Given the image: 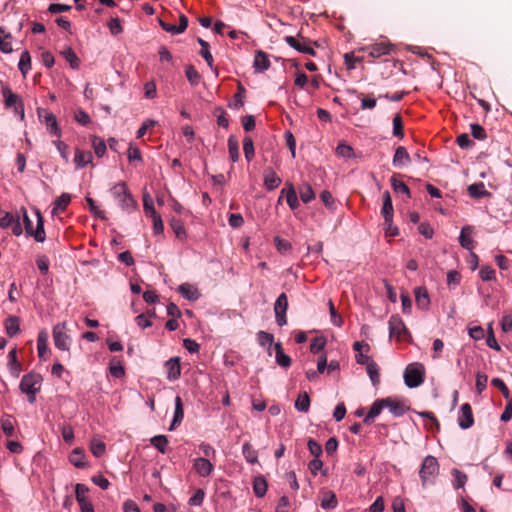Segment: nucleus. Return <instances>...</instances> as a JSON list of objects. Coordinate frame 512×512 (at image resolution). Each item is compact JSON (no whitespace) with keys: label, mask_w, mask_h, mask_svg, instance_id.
Returning a JSON list of instances; mask_svg holds the SVG:
<instances>
[{"label":"nucleus","mask_w":512,"mask_h":512,"mask_svg":"<svg viewBox=\"0 0 512 512\" xmlns=\"http://www.w3.org/2000/svg\"><path fill=\"white\" fill-rule=\"evenodd\" d=\"M20 212L23 215V222L25 226V231L28 236H33L37 242H43L45 240L46 234L44 230V219L38 209H35V214L37 216V226L36 229H33L32 221L30 220L26 208L22 207Z\"/></svg>","instance_id":"nucleus-1"},{"label":"nucleus","mask_w":512,"mask_h":512,"mask_svg":"<svg viewBox=\"0 0 512 512\" xmlns=\"http://www.w3.org/2000/svg\"><path fill=\"white\" fill-rule=\"evenodd\" d=\"M42 380V376L34 372H30L22 377L19 388L29 396L30 403L35 401V395L41 388Z\"/></svg>","instance_id":"nucleus-2"},{"label":"nucleus","mask_w":512,"mask_h":512,"mask_svg":"<svg viewBox=\"0 0 512 512\" xmlns=\"http://www.w3.org/2000/svg\"><path fill=\"white\" fill-rule=\"evenodd\" d=\"M112 195L119 201L122 209L131 212L136 209L137 202L129 192L125 182H120L112 188Z\"/></svg>","instance_id":"nucleus-3"},{"label":"nucleus","mask_w":512,"mask_h":512,"mask_svg":"<svg viewBox=\"0 0 512 512\" xmlns=\"http://www.w3.org/2000/svg\"><path fill=\"white\" fill-rule=\"evenodd\" d=\"M439 473V463L437 459L431 455L426 456L420 467L419 476L421 478L422 486L433 483L435 477Z\"/></svg>","instance_id":"nucleus-4"},{"label":"nucleus","mask_w":512,"mask_h":512,"mask_svg":"<svg viewBox=\"0 0 512 512\" xmlns=\"http://www.w3.org/2000/svg\"><path fill=\"white\" fill-rule=\"evenodd\" d=\"M425 380V368L421 363L409 364L404 371V381L409 388L420 386Z\"/></svg>","instance_id":"nucleus-5"},{"label":"nucleus","mask_w":512,"mask_h":512,"mask_svg":"<svg viewBox=\"0 0 512 512\" xmlns=\"http://www.w3.org/2000/svg\"><path fill=\"white\" fill-rule=\"evenodd\" d=\"M284 41L299 53L308 54L311 56L316 55V52L313 49V45L318 46L317 42H313L308 38H305L301 35V33H298L297 36H285Z\"/></svg>","instance_id":"nucleus-6"},{"label":"nucleus","mask_w":512,"mask_h":512,"mask_svg":"<svg viewBox=\"0 0 512 512\" xmlns=\"http://www.w3.org/2000/svg\"><path fill=\"white\" fill-rule=\"evenodd\" d=\"M389 334L390 337H394L397 341H408L411 339V335L402 320V318L396 314L392 315L389 319Z\"/></svg>","instance_id":"nucleus-7"},{"label":"nucleus","mask_w":512,"mask_h":512,"mask_svg":"<svg viewBox=\"0 0 512 512\" xmlns=\"http://www.w3.org/2000/svg\"><path fill=\"white\" fill-rule=\"evenodd\" d=\"M53 340L54 345L56 348L63 350V351H69L70 344H71V338L67 334V327L66 323H58L53 328Z\"/></svg>","instance_id":"nucleus-8"},{"label":"nucleus","mask_w":512,"mask_h":512,"mask_svg":"<svg viewBox=\"0 0 512 512\" xmlns=\"http://www.w3.org/2000/svg\"><path fill=\"white\" fill-rule=\"evenodd\" d=\"M2 94L5 99V105L6 107L13 108L15 114H18L21 116V118H24V107L23 103L20 99V97L13 93L9 87H3Z\"/></svg>","instance_id":"nucleus-9"},{"label":"nucleus","mask_w":512,"mask_h":512,"mask_svg":"<svg viewBox=\"0 0 512 512\" xmlns=\"http://www.w3.org/2000/svg\"><path fill=\"white\" fill-rule=\"evenodd\" d=\"M288 309V298L285 293H281L275 301L274 312L276 322L279 326L287 324L286 312Z\"/></svg>","instance_id":"nucleus-10"},{"label":"nucleus","mask_w":512,"mask_h":512,"mask_svg":"<svg viewBox=\"0 0 512 512\" xmlns=\"http://www.w3.org/2000/svg\"><path fill=\"white\" fill-rule=\"evenodd\" d=\"M458 424L462 429H468L473 426L474 416L472 412V407L469 403H464L460 407L458 415Z\"/></svg>","instance_id":"nucleus-11"},{"label":"nucleus","mask_w":512,"mask_h":512,"mask_svg":"<svg viewBox=\"0 0 512 512\" xmlns=\"http://www.w3.org/2000/svg\"><path fill=\"white\" fill-rule=\"evenodd\" d=\"M361 51L367 52L368 55L372 58H379L384 55H389L392 51V46L382 42L362 47Z\"/></svg>","instance_id":"nucleus-12"},{"label":"nucleus","mask_w":512,"mask_h":512,"mask_svg":"<svg viewBox=\"0 0 512 512\" xmlns=\"http://www.w3.org/2000/svg\"><path fill=\"white\" fill-rule=\"evenodd\" d=\"M167 378L171 381L177 380L181 375L180 358L172 357L165 362Z\"/></svg>","instance_id":"nucleus-13"},{"label":"nucleus","mask_w":512,"mask_h":512,"mask_svg":"<svg viewBox=\"0 0 512 512\" xmlns=\"http://www.w3.org/2000/svg\"><path fill=\"white\" fill-rule=\"evenodd\" d=\"M381 214L384 217L385 224L390 225L391 221L393 220L394 209L389 191H385L383 193V206Z\"/></svg>","instance_id":"nucleus-14"},{"label":"nucleus","mask_w":512,"mask_h":512,"mask_svg":"<svg viewBox=\"0 0 512 512\" xmlns=\"http://www.w3.org/2000/svg\"><path fill=\"white\" fill-rule=\"evenodd\" d=\"M473 230L472 226H464L459 236L460 245L469 251H472L475 247V242L472 239Z\"/></svg>","instance_id":"nucleus-15"},{"label":"nucleus","mask_w":512,"mask_h":512,"mask_svg":"<svg viewBox=\"0 0 512 512\" xmlns=\"http://www.w3.org/2000/svg\"><path fill=\"white\" fill-rule=\"evenodd\" d=\"M213 468V464L206 458H197L194 461V469L201 477L209 476Z\"/></svg>","instance_id":"nucleus-16"},{"label":"nucleus","mask_w":512,"mask_h":512,"mask_svg":"<svg viewBox=\"0 0 512 512\" xmlns=\"http://www.w3.org/2000/svg\"><path fill=\"white\" fill-rule=\"evenodd\" d=\"M281 184V178L271 169L264 171V186L267 190L272 191Z\"/></svg>","instance_id":"nucleus-17"},{"label":"nucleus","mask_w":512,"mask_h":512,"mask_svg":"<svg viewBox=\"0 0 512 512\" xmlns=\"http://www.w3.org/2000/svg\"><path fill=\"white\" fill-rule=\"evenodd\" d=\"M184 418V408L182 399L180 396H176L175 398V411H174V417L171 422V425L169 427V430L176 429L177 426H179Z\"/></svg>","instance_id":"nucleus-18"},{"label":"nucleus","mask_w":512,"mask_h":512,"mask_svg":"<svg viewBox=\"0 0 512 512\" xmlns=\"http://www.w3.org/2000/svg\"><path fill=\"white\" fill-rule=\"evenodd\" d=\"M468 194L470 197L474 199H480L491 196V193L488 190H486L483 182L469 185Z\"/></svg>","instance_id":"nucleus-19"},{"label":"nucleus","mask_w":512,"mask_h":512,"mask_svg":"<svg viewBox=\"0 0 512 512\" xmlns=\"http://www.w3.org/2000/svg\"><path fill=\"white\" fill-rule=\"evenodd\" d=\"M411 158L406 148L403 146H399L395 150V154L393 156V165L395 167H402L407 165L410 162Z\"/></svg>","instance_id":"nucleus-20"},{"label":"nucleus","mask_w":512,"mask_h":512,"mask_svg":"<svg viewBox=\"0 0 512 512\" xmlns=\"http://www.w3.org/2000/svg\"><path fill=\"white\" fill-rule=\"evenodd\" d=\"M414 294L417 306L420 309H427L430 304V298L427 289L424 287H416Z\"/></svg>","instance_id":"nucleus-21"},{"label":"nucleus","mask_w":512,"mask_h":512,"mask_svg":"<svg viewBox=\"0 0 512 512\" xmlns=\"http://www.w3.org/2000/svg\"><path fill=\"white\" fill-rule=\"evenodd\" d=\"M286 193L287 204L292 210H295L299 206V201L293 184L286 183V188L282 189L281 194Z\"/></svg>","instance_id":"nucleus-22"},{"label":"nucleus","mask_w":512,"mask_h":512,"mask_svg":"<svg viewBox=\"0 0 512 512\" xmlns=\"http://www.w3.org/2000/svg\"><path fill=\"white\" fill-rule=\"evenodd\" d=\"M270 67V60L268 55L259 50L254 57V68L257 72H263Z\"/></svg>","instance_id":"nucleus-23"},{"label":"nucleus","mask_w":512,"mask_h":512,"mask_svg":"<svg viewBox=\"0 0 512 512\" xmlns=\"http://www.w3.org/2000/svg\"><path fill=\"white\" fill-rule=\"evenodd\" d=\"M384 405H385V401L383 399L376 400L372 404L367 415L365 416V418L363 420L364 423L368 424V425L371 424L374 421L375 417H377L381 413L382 409L384 408Z\"/></svg>","instance_id":"nucleus-24"},{"label":"nucleus","mask_w":512,"mask_h":512,"mask_svg":"<svg viewBox=\"0 0 512 512\" xmlns=\"http://www.w3.org/2000/svg\"><path fill=\"white\" fill-rule=\"evenodd\" d=\"M178 292L190 301H196L200 297V293L197 288L188 283L181 284L178 287Z\"/></svg>","instance_id":"nucleus-25"},{"label":"nucleus","mask_w":512,"mask_h":512,"mask_svg":"<svg viewBox=\"0 0 512 512\" xmlns=\"http://www.w3.org/2000/svg\"><path fill=\"white\" fill-rule=\"evenodd\" d=\"M6 333L10 337H14L20 331V320L16 316H9L4 323Z\"/></svg>","instance_id":"nucleus-26"},{"label":"nucleus","mask_w":512,"mask_h":512,"mask_svg":"<svg viewBox=\"0 0 512 512\" xmlns=\"http://www.w3.org/2000/svg\"><path fill=\"white\" fill-rule=\"evenodd\" d=\"M276 362L279 366L288 368L291 365V358L286 355L283 351L282 344L280 342L274 345Z\"/></svg>","instance_id":"nucleus-27"},{"label":"nucleus","mask_w":512,"mask_h":512,"mask_svg":"<svg viewBox=\"0 0 512 512\" xmlns=\"http://www.w3.org/2000/svg\"><path fill=\"white\" fill-rule=\"evenodd\" d=\"M43 117H44V122H45L49 132L52 135L60 137L61 131H60L59 127H58V123H57L56 117L52 113H50V112H45Z\"/></svg>","instance_id":"nucleus-28"},{"label":"nucleus","mask_w":512,"mask_h":512,"mask_svg":"<svg viewBox=\"0 0 512 512\" xmlns=\"http://www.w3.org/2000/svg\"><path fill=\"white\" fill-rule=\"evenodd\" d=\"M8 365L11 374L17 378L21 371V364L17 359V351L15 348L12 349L8 354Z\"/></svg>","instance_id":"nucleus-29"},{"label":"nucleus","mask_w":512,"mask_h":512,"mask_svg":"<svg viewBox=\"0 0 512 512\" xmlns=\"http://www.w3.org/2000/svg\"><path fill=\"white\" fill-rule=\"evenodd\" d=\"M268 484L262 475H258L253 480V491L257 497H263L267 492Z\"/></svg>","instance_id":"nucleus-30"},{"label":"nucleus","mask_w":512,"mask_h":512,"mask_svg":"<svg viewBox=\"0 0 512 512\" xmlns=\"http://www.w3.org/2000/svg\"><path fill=\"white\" fill-rule=\"evenodd\" d=\"M12 36L0 27V51L3 53H11L13 51L11 44Z\"/></svg>","instance_id":"nucleus-31"},{"label":"nucleus","mask_w":512,"mask_h":512,"mask_svg":"<svg viewBox=\"0 0 512 512\" xmlns=\"http://www.w3.org/2000/svg\"><path fill=\"white\" fill-rule=\"evenodd\" d=\"M383 400L385 401L384 408H388L394 416L399 417L404 414L405 408L402 403L390 398H385Z\"/></svg>","instance_id":"nucleus-32"},{"label":"nucleus","mask_w":512,"mask_h":512,"mask_svg":"<svg viewBox=\"0 0 512 512\" xmlns=\"http://www.w3.org/2000/svg\"><path fill=\"white\" fill-rule=\"evenodd\" d=\"M367 374L374 386H377L380 383V369L378 364L375 361H371L366 366Z\"/></svg>","instance_id":"nucleus-33"},{"label":"nucleus","mask_w":512,"mask_h":512,"mask_svg":"<svg viewBox=\"0 0 512 512\" xmlns=\"http://www.w3.org/2000/svg\"><path fill=\"white\" fill-rule=\"evenodd\" d=\"M18 68L23 77H26L27 73L31 70V56L27 50L22 52L18 63Z\"/></svg>","instance_id":"nucleus-34"},{"label":"nucleus","mask_w":512,"mask_h":512,"mask_svg":"<svg viewBox=\"0 0 512 512\" xmlns=\"http://www.w3.org/2000/svg\"><path fill=\"white\" fill-rule=\"evenodd\" d=\"M242 453L248 463L255 464L258 462V453L249 442L243 444Z\"/></svg>","instance_id":"nucleus-35"},{"label":"nucleus","mask_w":512,"mask_h":512,"mask_svg":"<svg viewBox=\"0 0 512 512\" xmlns=\"http://www.w3.org/2000/svg\"><path fill=\"white\" fill-rule=\"evenodd\" d=\"M228 151L230 159L237 162L239 160V142L234 135H230L228 138Z\"/></svg>","instance_id":"nucleus-36"},{"label":"nucleus","mask_w":512,"mask_h":512,"mask_svg":"<svg viewBox=\"0 0 512 512\" xmlns=\"http://www.w3.org/2000/svg\"><path fill=\"white\" fill-rule=\"evenodd\" d=\"M91 160H92V154L90 152L76 149L74 162L76 163L77 167L82 168V167L86 166L88 163H90Z\"/></svg>","instance_id":"nucleus-37"},{"label":"nucleus","mask_w":512,"mask_h":512,"mask_svg":"<svg viewBox=\"0 0 512 512\" xmlns=\"http://www.w3.org/2000/svg\"><path fill=\"white\" fill-rule=\"evenodd\" d=\"M47 333L46 332H40L37 339V350H38V356L41 359H46V354L48 352V346H47Z\"/></svg>","instance_id":"nucleus-38"},{"label":"nucleus","mask_w":512,"mask_h":512,"mask_svg":"<svg viewBox=\"0 0 512 512\" xmlns=\"http://www.w3.org/2000/svg\"><path fill=\"white\" fill-rule=\"evenodd\" d=\"M71 201V196L68 193L61 194L54 203L52 214L55 215L58 211H64Z\"/></svg>","instance_id":"nucleus-39"},{"label":"nucleus","mask_w":512,"mask_h":512,"mask_svg":"<svg viewBox=\"0 0 512 512\" xmlns=\"http://www.w3.org/2000/svg\"><path fill=\"white\" fill-rule=\"evenodd\" d=\"M300 198L304 203H309L315 198V193L308 183H303L299 186Z\"/></svg>","instance_id":"nucleus-40"},{"label":"nucleus","mask_w":512,"mask_h":512,"mask_svg":"<svg viewBox=\"0 0 512 512\" xmlns=\"http://www.w3.org/2000/svg\"><path fill=\"white\" fill-rule=\"evenodd\" d=\"M84 458L85 455L80 448H75L69 456L70 462L77 468L85 467Z\"/></svg>","instance_id":"nucleus-41"},{"label":"nucleus","mask_w":512,"mask_h":512,"mask_svg":"<svg viewBox=\"0 0 512 512\" xmlns=\"http://www.w3.org/2000/svg\"><path fill=\"white\" fill-rule=\"evenodd\" d=\"M338 505L336 495L333 491H327L323 495L321 506L324 509H334Z\"/></svg>","instance_id":"nucleus-42"},{"label":"nucleus","mask_w":512,"mask_h":512,"mask_svg":"<svg viewBox=\"0 0 512 512\" xmlns=\"http://www.w3.org/2000/svg\"><path fill=\"white\" fill-rule=\"evenodd\" d=\"M1 428L4 432V434L7 437H12L14 435L15 429H14V421L12 416L10 415H4L1 418Z\"/></svg>","instance_id":"nucleus-43"},{"label":"nucleus","mask_w":512,"mask_h":512,"mask_svg":"<svg viewBox=\"0 0 512 512\" xmlns=\"http://www.w3.org/2000/svg\"><path fill=\"white\" fill-rule=\"evenodd\" d=\"M198 43L201 46L200 55L204 58V60L207 62L208 66L212 69L213 68V57L209 50V43L203 40L202 38L197 39Z\"/></svg>","instance_id":"nucleus-44"},{"label":"nucleus","mask_w":512,"mask_h":512,"mask_svg":"<svg viewBox=\"0 0 512 512\" xmlns=\"http://www.w3.org/2000/svg\"><path fill=\"white\" fill-rule=\"evenodd\" d=\"M310 407V398L307 392L299 394L295 401V408L300 412H307Z\"/></svg>","instance_id":"nucleus-45"},{"label":"nucleus","mask_w":512,"mask_h":512,"mask_svg":"<svg viewBox=\"0 0 512 512\" xmlns=\"http://www.w3.org/2000/svg\"><path fill=\"white\" fill-rule=\"evenodd\" d=\"M61 54L64 56L67 62H69L71 68L78 69L79 68V58L76 53L73 51L71 47H66Z\"/></svg>","instance_id":"nucleus-46"},{"label":"nucleus","mask_w":512,"mask_h":512,"mask_svg":"<svg viewBox=\"0 0 512 512\" xmlns=\"http://www.w3.org/2000/svg\"><path fill=\"white\" fill-rule=\"evenodd\" d=\"M153 445L160 453L164 454L168 446V439L165 435H156L150 439Z\"/></svg>","instance_id":"nucleus-47"},{"label":"nucleus","mask_w":512,"mask_h":512,"mask_svg":"<svg viewBox=\"0 0 512 512\" xmlns=\"http://www.w3.org/2000/svg\"><path fill=\"white\" fill-rule=\"evenodd\" d=\"M391 186L396 193H403L410 198V189L409 187L401 180H398L396 175L391 177Z\"/></svg>","instance_id":"nucleus-48"},{"label":"nucleus","mask_w":512,"mask_h":512,"mask_svg":"<svg viewBox=\"0 0 512 512\" xmlns=\"http://www.w3.org/2000/svg\"><path fill=\"white\" fill-rule=\"evenodd\" d=\"M170 226L178 239H184L186 236L185 228L181 220L172 218Z\"/></svg>","instance_id":"nucleus-49"},{"label":"nucleus","mask_w":512,"mask_h":512,"mask_svg":"<svg viewBox=\"0 0 512 512\" xmlns=\"http://www.w3.org/2000/svg\"><path fill=\"white\" fill-rule=\"evenodd\" d=\"M185 74L191 85L196 86L199 84L201 76L193 65L186 66Z\"/></svg>","instance_id":"nucleus-50"},{"label":"nucleus","mask_w":512,"mask_h":512,"mask_svg":"<svg viewBox=\"0 0 512 512\" xmlns=\"http://www.w3.org/2000/svg\"><path fill=\"white\" fill-rule=\"evenodd\" d=\"M109 370L112 376L116 378H121L125 374L124 367L122 366L121 362L117 360L116 358H113L110 362Z\"/></svg>","instance_id":"nucleus-51"},{"label":"nucleus","mask_w":512,"mask_h":512,"mask_svg":"<svg viewBox=\"0 0 512 512\" xmlns=\"http://www.w3.org/2000/svg\"><path fill=\"white\" fill-rule=\"evenodd\" d=\"M143 208H144L145 214L149 217L158 215V213L156 212V210L154 208L153 200L148 193L143 194Z\"/></svg>","instance_id":"nucleus-52"},{"label":"nucleus","mask_w":512,"mask_h":512,"mask_svg":"<svg viewBox=\"0 0 512 512\" xmlns=\"http://www.w3.org/2000/svg\"><path fill=\"white\" fill-rule=\"evenodd\" d=\"M243 150H244V155H245V158L247 159V161H251L255 155V152H254V143L250 137L244 138Z\"/></svg>","instance_id":"nucleus-53"},{"label":"nucleus","mask_w":512,"mask_h":512,"mask_svg":"<svg viewBox=\"0 0 512 512\" xmlns=\"http://www.w3.org/2000/svg\"><path fill=\"white\" fill-rule=\"evenodd\" d=\"M393 135L400 139L404 137L403 121L400 114H396L393 118Z\"/></svg>","instance_id":"nucleus-54"},{"label":"nucleus","mask_w":512,"mask_h":512,"mask_svg":"<svg viewBox=\"0 0 512 512\" xmlns=\"http://www.w3.org/2000/svg\"><path fill=\"white\" fill-rule=\"evenodd\" d=\"M90 449L95 457H101L105 453L106 446L104 442L93 439L90 444Z\"/></svg>","instance_id":"nucleus-55"},{"label":"nucleus","mask_w":512,"mask_h":512,"mask_svg":"<svg viewBox=\"0 0 512 512\" xmlns=\"http://www.w3.org/2000/svg\"><path fill=\"white\" fill-rule=\"evenodd\" d=\"M257 340L263 347L271 346L274 342V336L271 333L265 331H259L257 333Z\"/></svg>","instance_id":"nucleus-56"},{"label":"nucleus","mask_w":512,"mask_h":512,"mask_svg":"<svg viewBox=\"0 0 512 512\" xmlns=\"http://www.w3.org/2000/svg\"><path fill=\"white\" fill-rule=\"evenodd\" d=\"M92 145H93L94 152L98 157H102L105 154L106 144L101 138L93 137Z\"/></svg>","instance_id":"nucleus-57"},{"label":"nucleus","mask_w":512,"mask_h":512,"mask_svg":"<svg viewBox=\"0 0 512 512\" xmlns=\"http://www.w3.org/2000/svg\"><path fill=\"white\" fill-rule=\"evenodd\" d=\"M452 475L455 478L454 487L456 489L462 488L467 482V475L458 469L452 470Z\"/></svg>","instance_id":"nucleus-58"},{"label":"nucleus","mask_w":512,"mask_h":512,"mask_svg":"<svg viewBox=\"0 0 512 512\" xmlns=\"http://www.w3.org/2000/svg\"><path fill=\"white\" fill-rule=\"evenodd\" d=\"M471 135L477 139V140H485L487 138V133L485 131V129L477 124V123H473L471 124Z\"/></svg>","instance_id":"nucleus-59"},{"label":"nucleus","mask_w":512,"mask_h":512,"mask_svg":"<svg viewBox=\"0 0 512 512\" xmlns=\"http://www.w3.org/2000/svg\"><path fill=\"white\" fill-rule=\"evenodd\" d=\"M328 306H329V312H330V316H331V322L337 326V327H341L342 324H343V319L342 317L337 313L336 309H335V306L332 302V300H329L328 302Z\"/></svg>","instance_id":"nucleus-60"},{"label":"nucleus","mask_w":512,"mask_h":512,"mask_svg":"<svg viewBox=\"0 0 512 512\" xmlns=\"http://www.w3.org/2000/svg\"><path fill=\"white\" fill-rule=\"evenodd\" d=\"M325 345L326 340L324 337H316L311 341L310 351L314 354H317L324 349Z\"/></svg>","instance_id":"nucleus-61"},{"label":"nucleus","mask_w":512,"mask_h":512,"mask_svg":"<svg viewBox=\"0 0 512 512\" xmlns=\"http://www.w3.org/2000/svg\"><path fill=\"white\" fill-rule=\"evenodd\" d=\"M74 119L82 126H87L91 122V118L84 110L79 109L74 114Z\"/></svg>","instance_id":"nucleus-62"},{"label":"nucleus","mask_w":512,"mask_h":512,"mask_svg":"<svg viewBox=\"0 0 512 512\" xmlns=\"http://www.w3.org/2000/svg\"><path fill=\"white\" fill-rule=\"evenodd\" d=\"M89 489L84 484H76L75 486V497L77 502H83V500L87 499V493Z\"/></svg>","instance_id":"nucleus-63"},{"label":"nucleus","mask_w":512,"mask_h":512,"mask_svg":"<svg viewBox=\"0 0 512 512\" xmlns=\"http://www.w3.org/2000/svg\"><path fill=\"white\" fill-rule=\"evenodd\" d=\"M479 275L482 280L491 281L495 279V270L490 266H483L479 271Z\"/></svg>","instance_id":"nucleus-64"}]
</instances>
